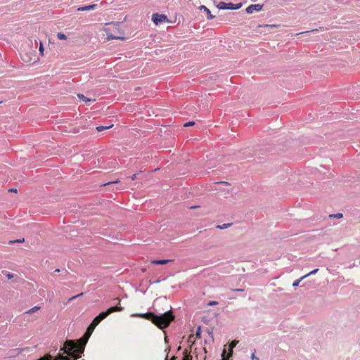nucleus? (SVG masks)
I'll return each mask as SVG.
<instances>
[{"label": "nucleus", "mask_w": 360, "mask_h": 360, "mask_svg": "<svg viewBox=\"0 0 360 360\" xmlns=\"http://www.w3.org/2000/svg\"><path fill=\"white\" fill-rule=\"evenodd\" d=\"M91 334L92 333L86 331V333H84L83 337L76 342L74 340L65 341L62 349V350H63V353L73 358L72 360L78 359L84 352V347Z\"/></svg>", "instance_id": "1"}, {"label": "nucleus", "mask_w": 360, "mask_h": 360, "mask_svg": "<svg viewBox=\"0 0 360 360\" xmlns=\"http://www.w3.org/2000/svg\"><path fill=\"white\" fill-rule=\"evenodd\" d=\"M136 316L152 321L153 324L160 329L167 328L174 320V313L171 310H168L165 313L159 315H156L153 312H148L146 314H137Z\"/></svg>", "instance_id": "2"}, {"label": "nucleus", "mask_w": 360, "mask_h": 360, "mask_svg": "<svg viewBox=\"0 0 360 360\" xmlns=\"http://www.w3.org/2000/svg\"><path fill=\"white\" fill-rule=\"evenodd\" d=\"M123 307H119V306H115L112 307L108 308L107 311L101 312L95 318L99 319L100 320H103L108 316V315L111 314L113 312H121L123 311Z\"/></svg>", "instance_id": "3"}, {"label": "nucleus", "mask_w": 360, "mask_h": 360, "mask_svg": "<svg viewBox=\"0 0 360 360\" xmlns=\"http://www.w3.org/2000/svg\"><path fill=\"white\" fill-rule=\"evenodd\" d=\"M242 5H243L242 3L233 4L232 3H225V2L221 1L217 5V8L219 9H222V10H224V9L238 10L241 8Z\"/></svg>", "instance_id": "4"}, {"label": "nucleus", "mask_w": 360, "mask_h": 360, "mask_svg": "<svg viewBox=\"0 0 360 360\" xmlns=\"http://www.w3.org/2000/svg\"><path fill=\"white\" fill-rule=\"evenodd\" d=\"M152 20L155 25H159L168 21L167 15L164 14H159L158 13H153L152 15Z\"/></svg>", "instance_id": "5"}, {"label": "nucleus", "mask_w": 360, "mask_h": 360, "mask_svg": "<svg viewBox=\"0 0 360 360\" xmlns=\"http://www.w3.org/2000/svg\"><path fill=\"white\" fill-rule=\"evenodd\" d=\"M263 8V5L262 4H252L246 8L245 11L248 14L252 13L255 11H260Z\"/></svg>", "instance_id": "6"}, {"label": "nucleus", "mask_w": 360, "mask_h": 360, "mask_svg": "<svg viewBox=\"0 0 360 360\" xmlns=\"http://www.w3.org/2000/svg\"><path fill=\"white\" fill-rule=\"evenodd\" d=\"M238 343V341L237 340H233L232 342H231L230 345H229V347H230V349H229V353H228L227 356H225V350H224V354H222V360H228L229 358L231 356V354H233V348H234L236 347V345Z\"/></svg>", "instance_id": "7"}, {"label": "nucleus", "mask_w": 360, "mask_h": 360, "mask_svg": "<svg viewBox=\"0 0 360 360\" xmlns=\"http://www.w3.org/2000/svg\"><path fill=\"white\" fill-rule=\"evenodd\" d=\"M317 271H318V269H315L312 270L311 271L307 273V275L300 278V279L294 281V283L292 284L293 287H297L301 281L307 278L308 276H309V275H314V274H316Z\"/></svg>", "instance_id": "8"}, {"label": "nucleus", "mask_w": 360, "mask_h": 360, "mask_svg": "<svg viewBox=\"0 0 360 360\" xmlns=\"http://www.w3.org/2000/svg\"><path fill=\"white\" fill-rule=\"evenodd\" d=\"M37 360H53L51 355L44 356V357H41ZM54 360H71L70 356H65L61 354L58 356V359H55Z\"/></svg>", "instance_id": "9"}, {"label": "nucleus", "mask_w": 360, "mask_h": 360, "mask_svg": "<svg viewBox=\"0 0 360 360\" xmlns=\"http://www.w3.org/2000/svg\"><path fill=\"white\" fill-rule=\"evenodd\" d=\"M199 9L203 10L204 11H205V13H207V18L208 20H212V19L214 18V15H213L211 13L210 11L205 6H203V5L200 6L199 7Z\"/></svg>", "instance_id": "10"}, {"label": "nucleus", "mask_w": 360, "mask_h": 360, "mask_svg": "<svg viewBox=\"0 0 360 360\" xmlns=\"http://www.w3.org/2000/svg\"><path fill=\"white\" fill-rule=\"evenodd\" d=\"M171 260L169 259H159V260H153L152 264H158V265H164L169 262H170Z\"/></svg>", "instance_id": "11"}, {"label": "nucleus", "mask_w": 360, "mask_h": 360, "mask_svg": "<svg viewBox=\"0 0 360 360\" xmlns=\"http://www.w3.org/2000/svg\"><path fill=\"white\" fill-rule=\"evenodd\" d=\"M183 354H184V356H183L182 360H191L193 359L190 354V351H188L187 349H184Z\"/></svg>", "instance_id": "12"}, {"label": "nucleus", "mask_w": 360, "mask_h": 360, "mask_svg": "<svg viewBox=\"0 0 360 360\" xmlns=\"http://www.w3.org/2000/svg\"><path fill=\"white\" fill-rule=\"evenodd\" d=\"M113 126V124H111L110 126H98L96 128L97 131L101 132L104 131L105 129H110Z\"/></svg>", "instance_id": "13"}, {"label": "nucleus", "mask_w": 360, "mask_h": 360, "mask_svg": "<svg viewBox=\"0 0 360 360\" xmlns=\"http://www.w3.org/2000/svg\"><path fill=\"white\" fill-rule=\"evenodd\" d=\"M84 8L85 9V11L95 10L97 8V5L91 4V5H89V6H84Z\"/></svg>", "instance_id": "14"}, {"label": "nucleus", "mask_w": 360, "mask_h": 360, "mask_svg": "<svg viewBox=\"0 0 360 360\" xmlns=\"http://www.w3.org/2000/svg\"><path fill=\"white\" fill-rule=\"evenodd\" d=\"M39 307L38 306H35L30 309L27 310V312H25L26 314H34L36 312V311L39 310Z\"/></svg>", "instance_id": "15"}, {"label": "nucleus", "mask_w": 360, "mask_h": 360, "mask_svg": "<svg viewBox=\"0 0 360 360\" xmlns=\"http://www.w3.org/2000/svg\"><path fill=\"white\" fill-rule=\"evenodd\" d=\"M108 39H124V37H119V36H114L112 34H108Z\"/></svg>", "instance_id": "16"}, {"label": "nucleus", "mask_w": 360, "mask_h": 360, "mask_svg": "<svg viewBox=\"0 0 360 360\" xmlns=\"http://www.w3.org/2000/svg\"><path fill=\"white\" fill-rule=\"evenodd\" d=\"M96 326H97V325H92V324L89 325V327H87L86 332L92 333Z\"/></svg>", "instance_id": "17"}, {"label": "nucleus", "mask_w": 360, "mask_h": 360, "mask_svg": "<svg viewBox=\"0 0 360 360\" xmlns=\"http://www.w3.org/2000/svg\"><path fill=\"white\" fill-rule=\"evenodd\" d=\"M57 37L59 39H61V40H65L67 39V37L65 34L62 33V32H58L57 34Z\"/></svg>", "instance_id": "18"}, {"label": "nucleus", "mask_w": 360, "mask_h": 360, "mask_svg": "<svg viewBox=\"0 0 360 360\" xmlns=\"http://www.w3.org/2000/svg\"><path fill=\"white\" fill-rule=\"evenodd\" d=\"M77 96H78L79 98L82 99L84 102H88V101H91V99H89V98H88L85 97L83 94H77Z\"/></svg>", "instance_id": "19"}, {"label": "nucleus", "mask_w": 360, "mask_h": 360, "mask_svg": "<svg viewBox=\"0 0 360 360\" xmlns=\"http://www.w3.org/2000/svg\"><path fill=\"white\" fill-rule=\"evenodd\" d=\"M330 217H333V218H335V219H342V213H338V214H330Z\"/></svg>", "instance_id": "20"}, {"label": "nucleus", "mask_w": 360, "mask_h": 360, "mask_svg": "<svg viewBox=\"0 0 360 360\" xmlns=\"http://www.w3.org/2000/svg\"><path fill=\"white\" fill-rule=\"evenodd\" d=\"M102 321V319L94 318V321H92L91 324L98 326Z\"/></svg>", "instance_id": "21"}, {"label": "nucleus", "mask_w": 360, "mask_h": 360, "mask_svg": "<svg viewBox=\"0 0 360 360\" xmlns=\"http://www.w3.org/2000/svg\"><path fill=\"white\" fill-rule=\"evenodd\" d=\"M229 226H231V224H224L221 226H217V228H218L219 229H225L228 228Z\"/></svg>", "instance_id": "22"}, {"label": "nucleus", "mask_w": 360, "mask_h": 360, "mask_svg": "<svg viewBox=\"0 0 360 360\" xmlns=\"http://www.w3.org/2000/svg\"><path fill=\"white\" fill-rule=\"evenodd\" d=\"M194 124H195V122L191 121V122L185 123L184 124V127H191V126H193Z\"/></svg>", "instance_id": "23"}, {"label": "nucleus", "mask_w": 360, "mask_h": 360, "mask_svg": "<svg viewBox=\"0 0 360 360\" xmlns=\"http://www.w3.org/2000/svg\"><path fill=\"white\" fill-rule=\"evenodd\" d=\"M200 334H201L200 327H198V331H197V333H195V337H197V338H200Z\"/></svg>", "instance_id": "24"}, {"label": "nucleus", "mask_w": 360, "mask_h": 360, "mask_svg": "<svg viewBox=\"0 0 360 360\" xmlns=\"http://www.w3.org/2000/svg\"><path fill=\"white\" fill-rule=\"evenodd\" d=\"M39 52L41 55L44 54V46H43V44H41V42L40 43V46H39Z\"/></svg>", "instance_id": "25"}, {"label": "nucleus", "mask_w": 360, "mask_h": 360, "mask_svg": "<svg viewBox=\"0 0 360 360\" xmlns=\"http://www.w3.org/2000/svg\"><path fill=\"white\" fill-rule=\"evenodd\" d=\"M216 304H217V302H214V301H210V302H209V304H208L209 306H214Z\"/></svg>", "instance_id": "26"}, {"label": "nucleus", "mask_w": 360, "mask_h": 360, "mask_svg": "<svg viewBox=\"0 0 360 360\" xmlns=\"http://www.w3.org/2000/svg\"><path fill=\"white\" fill-rule=\"evenodd\" d=\"M117 183H118V181H115L112 182L105 183V184H103V186H107V185H110L111 184H117Z\"/></svg>", "instance_id": "27"}, {"label": "nucleus", "mask_w": 360, "mask_h": 360, "mask_svg": "<svg viewBox=\"0 0 360 360\" xmlns=\"http://www.w3.org/2000/svg\"><path fill=\"white\" fill-rule=\"evenodd\" d=\"M251 359H252V360H259V358H257V357H256V356H255V353L252 354V355H251Z\"/></svg>", "instance_id": "28"}, {"label": "nucleus", "mask_w": 360, "mask_h": 360, "mask_svg": "<svg viewBox=\"0 0 360 360\" xmlns=\"http://www.w3.org/2000/svg\"><path fill=\"white\" fill-rule=\"evenodd\" d=\"M82 293L78 294L77 295H76V296H75V297H73L70 298V300H75V299H76V298H77V297H79L82 296Z\"/></svg>", "instance_id": "29"}, {"label": "nucleus", "mask_w": 360, "mask_h": 360, "mask_svg": "<svg viewBox=\"0 0 360 360\" xmlns=\"http://www.w3.org/2000/svg\"><path fill=\"white\" fill-rule=\"evenodd\" d=\"M316 31H318V29H313V30H310V32H316ZM307 32H309V31L304 32V33H307ZM300 34H303V32H300Z\"/></svg>", "instance_id": "30"}, {"label": "nucleus", "mask_w": 360, "mask_h": 360, "mask_svg": "<svg viewBox=\"0 0 360 360\" xmlns=\"http://www.w3.org/2000/svg\"><path fill=\"white\" fill-rule=\"evenodd\" d=\"M233 290L235 291V292H243V289H242V288H236V289H234Z\"/></svg>", "instance_id": "31"}, {"label": "nucleus", "mask_w": 360, "mask_h": 360, "mask_svg": "<svg viewBox=\"0 0 360 360\" xmlns=\"http://www.w3.org/2000/svg\"><path fill=\"white\" fill-rule=\"evenodd\" d=\"M77 11H85V9H84V6H82V7H79L77 8Z\"/></svg>", "instance_id": "32"}, {"label": "nucleus", "mask_w": 360, "mask_h": 360, "mask_svg": "<svg viewBox=\"0 0 360 360\" xmlns=\"http://www.w3.org/2000/svg\"><path fill=\"white\" fill-rule=\"evenodd\" d=\"M9 192H14V193H16V189H15V188H10V189H9Z\"/></svg>", "instance_id": "33"}, {"label": "nucleus", "mask_w": 360, "mask_h": 360, "mask_svg": "<svg viewBox=\"0 0 360 360\" xmlns=\"http://www.w3.org/2000/svg\"><path fill=\"white\" fill-rule=\"evenodd\" d=\"M192 338H193V335H191L189 336V340H189L191 342Z\"/></svg>", "instance_id": "34"}, {"label": "nucleus", "mask_w": 360, "mask_h": 360, "mask_svg": "<svg viewBox=\"0 0 360 360\" xmlns=\"http://www.w3.org/2000/svg\"><path fill=\"white\" fill-rule=\"evenodd\" d=\"M135 176H136V174L132 175L131 180H134L135 179Z\"/></svg>", "instance_id": "35"}, {"label": "nucleus", "mask_w": 360, "mask_h": 360, "mask_svg": "<svg viewBox=\"0 0 360 360\" xmlns=\"http://www.w3.org/2000/svg\"><path fill=\"white\" fill-rule=\"evenodd\" d=\"M23 241H24V239H20V240H17L18 243H20V242H23Z\"/></svg>", "instance_id": "36"}, {"label": "nucleus", "mask_w": 360, "mask_h": 360, "mask_svg": "<svg viewBox=\"0 0 360 360\" xmlns=\"http://www.w3.org/2000/svg\"><path fill=\"white\" fill-rule=\"evenodd\" d=\"M265 26H266V27H274L275 25H266Z\"/></svg>", "instance_id": "37"}, {"label": "nucleus", "mask_w": 360, "mask_h": 360, "mask_svg": "<svg viewBox=\"0 0 360 360\" xmlns=\"http://www.w3.org/2000/svg\"><path fill=\"white\" fill-rule=\"evenodd\" d=\"M7 277H8V278H12V275L8 274V275H7Z\"/></svg>", "instance_id": "38"}, {"label": "nucleus", "mask_w": 360, "mask_h": 360, "mask_svg": "<svg viewBox=\"0 0 360 360\" xmlns=\"http://www.w3.org/2000/svg\"><path fill=\"white\" fill-rule=\"evenodd\" d=\"M118 300V304H120V302H121V300H120L119 298L116 299Z\"/></svg>", "instance_id": "39"}, {"label": "nucleus", "mask_w": 360, "mask_h": 360, "mask_svg": "<svg viewBox=\"0 0 360 360\" xmlns=\"http://www.w3.org/2000/svg\"><path fill=\"white\" fill-rule=\"evenodd\" d=\"M175 359V356H173V358H172L171 360H174Z\"/></svg>", "instance_id": "40"}]
</instances>
